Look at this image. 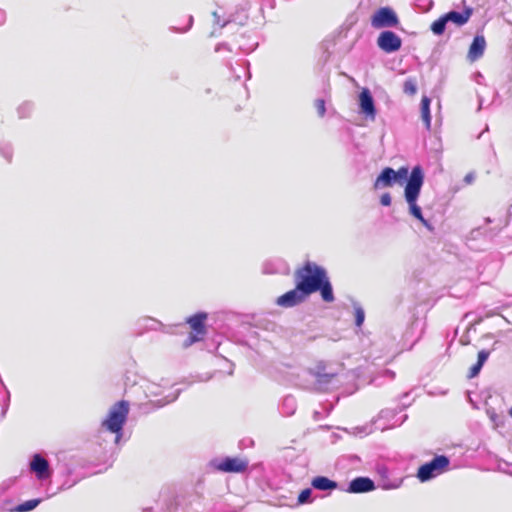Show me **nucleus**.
<instances>
[{"label":"nucleus","instance_id":"obj_3","mask_svg":"<svg viewBox=\"0 0 512 512\" xmlns=\"http://www.w3.org/2000/svg\"><path fill=\"white\" fill-rule=\"evenodd\" d=\"M128 414L129 403L125 400H121L111 407L106 419L102 422V427L117 435V441L121 437L123 426L126 423Z\"/></svg>","mask_w":512,"mask_h":512},{"label":"nucleus","instance_id":"obj_6","mask_svg":"<svg viewBox=\"0 0 512 512\" xmlns=\"http://www.w3.org/2000/svg\"><path fill=\"white\" fill-rule=\"evenodd\" d=\"M207 314L199 312L187 319V324L191 328V333L187 339L186 346L192 345L195 342L201 341L206 334L205 321Z\"/></svg>","mask_w":512,"mask_h":512},{"label":"nucleus","instance_id":"obj_25","mask_svg":"<svg viewBox=\"0 0 512 512\" xmlns=\"http://www.w3.org/2000/svg\"><path fill=\"white\" fill-rule=\"evenodd\" d=\"M316 377L318 379V381H329L331 380L333 377H334V374H326V373H320V372H317L316 373Z\"/></svg>","mask_w":512,"mask_h":512},{"label":"nucleus","instance_id":"obj_27","mask_svg":"<svg viewBox=\"0 0 512 512\" xmlns=\"http://www.w3.org/2000/svg\"><path fill=\"white\" fill-rule=\"evenodd\" d=\"M473 179H474V176H473L472 174H468V175H466V177H465V181H466L467 183H471V182L473 181Z\"/></svg>","mask_w":512,"mask_h":512},{"label":"nucleus","instance_id":"obj_12","mask_svg":"<svg viewBox=\"0 0 512 512\" xmlns=\"http://www.w3.org/2000/svg\"><path fill=\"white\" fill-rule=\"evenodd\" d=\"M374 482L367 477H357L353 479L348 488L349 493H365L374 490Z\"/></svg>","mask_w":512,"mask_h":512},{"label":"nucleus","instance_id":"obj_11","mask_svg":"<svg viewBox=\"0 0 512 512\" xmlns=\"http://www.w3.org/2000/svg\"><path fill=\"white\" fill-rule=\"evenodd\" d=\"M486 48V40L483 35H476L468 50V59L472 62L481 58Z\"/></svg>","mask_w":512,"mask_h":512},{"label":"nucleus","instance_id":"obj_7","mask_svg":"<svg viewBox=\"0 0 512 512\" xmlns=\"http://www.w3.org/2000/svg\"><path fill=\"white\" fill-rule=\"evenodd\" d=\"M398 24V16L390 7H381L371 17V25L376 29L396 27Z\"/></svg>","mask_w":512,"mask_h":512},{"label":"nucleus","instance_id":"obj_22","mask_svg":"<svg viewBox=\"0 0 512 512\" xmlns=\"http://www.w3.org/2000/svg\"><path fill=\"white\" fill-rule=\"evenodd\" d=\"M354 314H355V324L358 327H360L363 324L364 319H365L364 310L361 307H356Z\"/></svg>","mask_w":512,"mask_h":512},{"label":"nucleus","instance_id":"obj_18","mask_svg":"<svg viewBox=\"0 0 512 512\" xmlns=\"http://www.w3.org/2000/svg\"><path fill=\"white\" fill-rule=\"evenodd\" d=\"M431 100L428 96H423L420 103L421 118L427 130L431 129V114H430Z\"/></svg>","mask_w":512,"mask_h":512},{"label":"nucleus","instance_id":"obj_20","mask_svg":"<svg viewBox=\"0 0 512 512\" xmlns=\"http://www.w3.org/2000/svg\"><path fill=\"white\" fill-rule=\"evenodd\" d=\"M403 91L405 94L413 96L417 92V82L414 78H408L403 84Z\"/></svg>","mask_w":512,"mask_h":512},{"label":"nucleus","instance_id":"obj_2","mask_svg":"<svg viewBox=\"0 0 512 512\" xmlns=\"http://www.w3.org/2000/svg\"><path fill=\"white\" fill-rule=\"evenodd\" d=\"M424 182V174L420 166H415L406 183L404 195L409 205L410 214L418 219L424 226L430 228V224L423 217L421 208L417 205V199L420 195V191Z\"/></svg>","mask_w":512,"mask_h":512},{"label":"nucleus","instance_id":"obj_26","mask_svg":"<svg viewBox=\"0 0 512 512\" xmlns=\"http://www.w3.org/2000/svg\"><path fill=\"white\" fill-rule=\"evenodd\" d=\"M380 203L383 206H389L391 204V196H390V194L389 193H384L380 197Z\"/></svg>","mask_w":512,"mask_h":512},{"label":"nucleus","instance_id":"obj_19","mask_svg":"<svg viewBox=\"0 0 512 512\" xmlns=\"http://www.w3.org/2000/svg\"><path fill=\"white\" fill-rule=\"evenodd\" d=\"M447 22H448V20L444 14L443 16H441L440 18H438L431 24V31L435 35H442L445 31Z\"/></svg>","mask_w":512,"mask_h":512},{"label":"nucleus","instance_id":"obj_13","mask_svg":"<svg viewBox=\"0 0 512 512\" xmlns=\"http://www.w3.org/2000/svg\"><path fill=\"white\" fill-rule=\"evenodd\" d=\"M360 108L362 113L371 119L375 118L376 109L374 106L373 98L368 89H363L359 95Z\"/></svg>","mask_w":512,"mask_h":512},{"label":"nucleus","instance_id":"obj_15","mask_svg":"<svg viewBox=\"0 0 512 512\" xmlns=\"http://www.w3.org/2000/svg\"><path fill=\"white\" fill-rule=\"evenodd\" d=\"M473 14V9L471 7L465 8L463 12L450 11L445 14L448 22L451 21L455 23L457 26H462L466 24L470 17Z\"/></svg>","mask_w":512,"mask_h":512},{"label":"nucleus","instance_id":"obj_17","mask_svg":"<svg viewBox=\"0 0 512 512\" xmlns=\"http://www.w3.org/2000/svg\"><path fill=\"white\" fill-rule=\"evenodd\" d=\"M488 357H489V351L481 350L478 352V359H477L476 364L471 366L469 369V372L467 375V377L469 379L476 377L480 373V371H481L484 363L487 361Z\"/></svg>","mask_w":512,"mask_h":512},{"label":"nucleus","instance_id":"obj_5","mask_svg":"<svg viewBox=\"0 0 512 512\" xmlns=\"http://www.w3.org/2000/svg\"><path fill=\"white\" fill-rule=\"evenodd\" d=\"M450 460L445 455H438L430 462L421 465L417 471V478L426 482L448 470Z\"/></svg>","mask_w":512,"mask_h":512},{"label":"nucleus","instance_id":"obj_10","mask_svg":"<svg viewBox=\"0 0 512 512\" xmlns=\"http://www.w3.org/2000/svg\"><path fill=\"white\" fill-rule=\"evenodd\" d=\"M248 461L239 457H226L216 465V469L225 473H241L246 471Z\"/></svg>","mask_w":512,"mask_h":512},{"label":"nucleus","instance_id":"obj_14","mask_svg":"<svg viewBox=\"0 0 512 512\" xmlns=\"http://www.w3.org/2000/svg\"><path fill=\"white\" fill-rule=\"evenodd\" d=\"M30 468L32 471H34L37 474V477L40 479L45 478L49 475L48 461L38 454L34 455L32 461L30 463Z\"/></svg>","mask_w":512,"mask_h":512},{"label":"nucleus","instance_id":"obj_21","mask_svg":"<svg viewBox=\"0 0 512 512\" xmlns=\"http://www.w3.org/2000/svg\"><path fill=\"white\" fill-rule=\"evenodd\" d=\"M39 503H40V500H38V499L28 500V501L18 505L15 510L17 512L31 511L34 508H36Z\"/></svg>","mask_w":512,"mask_h":512},{"label":"nucleus","instance_id":"obj_4","mask_svg":"<svg viewBox=\"0 0 512 512\" xmlns=\"http://www.w3.org/2000/svg\"><path fill=\"white\" fill-rule=\"evenodd\" d=\"M408 168L400 167L395 171L391 167H385L374 181L373 188L379 190L386 187H392L395 183L403 184L408 181Z\"/></svg>","mask_w":512,"mask_h":512},{"label":"nucleus","instance_id":"obj_28","mask_svg":"<svg viewBox=\"0 0 512 512\" xmlns=\"http://www.w3.org/2000/svg\"><path fill=\"white\" fill-rule=\"evenodd\" d=\"M509 415L512 417V407L509 409Z\"/></svg>","mask_w":512,"mask_h":512},{"label":"nucleus","instance_id":"obj_24","mask_svg":"<svg viewBox=\"0 0 512 512\" xmlns=\"http://www.w3.org/2000/svg\"><path fill=\"white\" fill-rule=\"evenodd\" d=\"M311 496V490L309 488L307 489H304L300 492L299 496H298V502L300 504H303L305 502L308 501V499L310 498Z\"/></svg>","mask_w":512,"mask_h":512},{"label":"nucleus","instance_id":"obj_1","mask_svg":"<svg viewBox=\"0 0 512 512\" xmlns=\"http://www.w3.org/2000/svg\"><path fill=\"white\" fill-rule=\"evenodd\" d=\"M295 284L309 296L320 292L323 301L331 303L335 297L326 270L312 261H305L294 271Z\"/></svg>","mask_w":512,"mask_h":512},{"label":"nucleus","instance_id":"obj_16","mask_svg":"<svg viewBox=\"0 0 512 512\" xmlns=\"http://www.w3.org/2000/svg\"><path fill=\"white\" fill-rule=\"evenodd\" d=\"M311 485L313 488L320 491L334 490L338 487L337 482L325 477L317 476L312 479Z\"/></svg>","mask_w":512,"mask_h":512},{"label":"nucleus","instance_id":"obj_9","mask_svg":"<svg viewBox=\"0 0 512 512\" xmlns=\"http://www.w3.org/2000/svg\"><path fill=\"white\" fill-rule=\"evenodd\" d=\"M309 295L299 289V286L295 284V288L279 296L276 300V304L281 307L289 308L294 307L306 300Z\"/></svg>","mask_w":512,"mask_h":512},{"label":"nucleus","instance_id":"obj_23","mask_svg":"<svg viewBox=\"0 0 512 512\" xmlns=\"http://www.w3.org/2000/svg\"><path fill=\"white\" fill-rule=\"evenodd\" d=\"M316 111L320 117H323L326 113L325 101L323 99H317L314 103Z\"/></svg>","mask_w":512,"mask_h":512},{"label":"nucleus","instance_id":"obj_8","mask_svg":"<svg viewBox=\"0 0 512 512\" xmlns=\"http://www.w3.org/2000/svg\"><path fill=\"white\" fill-rule=\"evenodd\" d=\"M378 47L385 53H393L401 48V38L390 30L381 32L377 38Z\"/></svg>","mask_w":512,"mask_h":512}]
</instances>
